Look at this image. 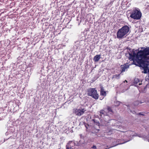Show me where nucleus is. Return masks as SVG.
I'll return each instance as SVG.
<instances>
[{
  "instance_id": "18",
  "label": "nucleus",
  "mask_w": 149,
  "mask_h": 149,
  "mask_svg": "<svg viewBox=\"0 0 149 149\" xmlns=\"http://www.w3.org/2000/svg\"><path fill=\"white\" fill-rule=\"evenodd\" d=\"M121 103V102L119 101H116L115 102V106H118Z\"/></svg>"
},
{
  "instance_id": "6",
  "label": "nucleus",
  "mask_w": 149,
  "mask_h": 149,
  "mask_svg": "<svg viewBox=\"0 0 149 149\" xmlns=\"http://www.w3.org/2000/svg\"><path fill=\"white\" fill-rule=\"evenodd\" d=\"M136 63V62L139 65H143V72L144 73H148L149 74V69L148 68V67L149 65V62H147L146 61H144V62L142 63H139L136 60H135Z\"/></svg>"
},
{
  "instance_id": "24",
  "label": "nucleus",
  "mask_w": 149,
  "mask_h": 149,
  "mask_svg": "<svg viewBox=\"0 0 149 149\" xmlns=\"http://www.w3.org/2000/svg\"><path fill=\"white\" fill-rule=\"evenodd\" d=\"M139 115H143V116H144V114L141 113H139Z\"/></svg>"
},
{
  "instance_id": "8",
  "label": "nucleus",
  "mask_w": 149,
  "mask_h": 149,
  "mask_svg": "<svg viewBox=\"0 0 149 149\" xmlns=\"http://www.w3.org/2000/svg\"><path fill=\"white\" fill-rule=\"evenodd\" d=\"M129 59L132 61V63L131 64H128V63L125 64L123 65H122L121 66V72H124L127 70V69L129 68L130 65H131L132 64L133 61H131V59H129Z\"/></svg>"
},
{
  "instance_id": "22",
  "label": "nucleus",
  "mask_w": 149,
  "mask_h": 149,
  "mask_svg": "<svg viewBox=\"0 0 149 149\" xmlns=\"http://www.w3.org/2000/svg\"><path fill=\"white\" fill-rule=\"evenodd\" d=\"M125 82L126 83L127 82V81L126 80H125V81H124L121 84V85L122 84H124V83Z\"/></svg>"
},
{
  "instance_id": "17",
  "label": "nucleus",
  "mask_w": 149,
  "mask_h": 149,
  "mask_svg": "<svg viewBox=\"0 0 149 149\" xmlns=\"http://www.w3.org/2000/svg\"><path fill=\"white\" fill-rule=\"evenodd\" d=\"M120 74H116L114 75L113 76V78H115L116 79H119L120 78Z\"/></svg>"
},
{
  "instance_id": "10",
  "label": "nucleus",
  "mask_w": 149,
  "mask_h": 149,
  "mask_svg": "<svg viewBox=\"0 0 149 149\" xmlns=\"http://www.w3.org/2000/svg\"><path fill=\"white\" fill-rule=\"evenodd\" d=\"M100 115L101 116V118H102L104 116H108L109 115V114L106 112V111L104 110H101L100 111Z\"/></svg>"
},
{
  "instance_id": "9",
  "label": "nucleus",
  "mask_w": 149,
  "mask_h": 149,
  "mask_svg": "<svg viewBox=\"0 0 149 149\" xmlns=\"http://www.w3.org/2000/svg\"><path fill=\"white\" fill-rule=\"evenodd\" d=\"M77 142H75V141H70L67 144L66 146V148H67V146H68L70 147H72L73 148L74 146H76V144H77Z\"/></svg>"
},
{
  "instance_id": "23",
  "label": "nucleus",
  "mask_w": 149,
  "mask_h": 149,
  "mask_svg": "<svg viewBox=\"0 0 149 149\" xmlns=\"http://www.w3.org/2000/svg\"><path fill=\"white\" fill-rule=\"evenodd\" d=\"M128 88H128L127 89H125V91H124V90H123L122 91V92H124L125 91H126L127 90V89H128Z\"/></svg>"
},
{
  "instance_id": "1",
  "label": "nucleus",
  "mask_w": 149,
  "mask_h": 149,
  "mask_svg": "<svg viewBox=\"0 0 149 149\" xmlns=\"http://www.w3.org/2000/svg\"><path fill=\"white\" fill-rule=\"evenodd\" d=\"M129 55V59L133 61L132 64L136 65L135 60H136L139 63L144 62L146 61L149 62V47L145 48L143 50H138L134 49H130L128 52Z\"/></svg>"
},
{
  "instance_id": "11",
  "label": "nucleus",
  "mask_w": 149,
  "mask_h": 149,
  "mask_svg": "<svg viewBox=\"0 0 149 149\" xmlns=\"http://www.w3.org/2000/svg\"><path fill=\"white\" fill-rule=\"evenodd\" d=\"M100 55H95L93 58V60L95 62H96L99 61L100 58Z\"/></svg>"
},
{
  "instance_id": "19",
  "label": "nucleus",
  "mask_w": 149,
  "mask_h": 149,
  "mask_svg": "<svg viewBox=\"0 0 149 149\" xmlns=\"http://www.w3.org/2000/svg\"><path fill=\"white\" fill-rule=\"evenodd\" d=\"M70 147L69 146H67V148H66V149H74L73 148H72V147Z\"/></svg>"
},
{
  "instance_id": "2",
  "label": "nucleus",
  "mask_w": 149,
  "mask_h": 149,
  "mask_svg": "<svg viewBox=\"0 0 149 149\" xmlns=\"http://www.w3.org/2000/svg\"><path fill=\"white\" fill-rule=\"evenodd\" d=\"M130 30L129 27L125 25L121 28L119 29L117 33V37L118 38L121 39L127 35Z\"/></svg>"
},
{
  "instance_id": "25",
  "label": "nucleus",
  "mask_w": 149,
  "mask_h": 149,
  "mask_svg": "<svg viewBox=\"0 0 149 149\" xmlns=\"http://www.w3.org/2000/svg\"><path fill=\"white\" fill-rule=\"evenodd\" d=\"M80 137H81V138H82V135H81V134L80 135Z\"/></svg>"
},
{
  "instance_id": "12",
  "label": "nucleus",
  "mask_w": 149,
  "mask_h": 149,
  "mask_svg": "<svg viewBox=\"0 0 149 149\" xmlns=\"http://www.w3.org/2000/svg\"><path fill=\"white\" fill-rule=\"evenodd\" d=\"M140 81L139 79L138 78H136L134 79V84L135 85V86H137V85H136L135 84H138L139 85H140L141 84V83H140Z\"/></svg>"
},
{
  "instance_id": "4",
  "label": "nucleus",
  "mask_w": 149,
  "mask_h": 149,
  "mask_svg": "<svg viewBox=\"0 0 149 149\" xmlns=\"http://www.w3.org/2000/svg\"><path fill=\"white\" fill-rule=\"evenodd\" d=\"M138 136L139 137L142 138L143 139H144L145 140L148 139L147 137L146 136L144 135H143L142 134H136L135 135H133L131 136V135L128 136V138L129 139V140H128L127 141H124L123 142H121V141H122V139H118V141L119 143H118L116 145H117L118 144H123V143H124L128 141H129L131 140L132 139V137L134 136Z\"/></svg>"
},
{
  "instance_id": "14",
  "label": "nucleus",
  "mask_w": 149,
  "mask_h": 149,
  "mask_svg": "<svg viewBox=\"0 0 149 149\" xmlns=\"http://www.w3.org/2000/svg\"><path fill=\"white\" fill-rule=\"evenodd\" d=\"M106 112H108L107 113L109 114H112L113 113V111L111 108L110 107H108L107 109L106 110Z\"/></svg>"
},
{
  "instance_id": "5",
  "label": "nucleus",
  "mask_w": 149,
  "mask_h": 149,
  "mask_svg": "<svg viewBox=\"0 0 149 149\" xmlns=\"http://www.w3.org/2000/svg\"><path fill=\"white\" fill-rule=\"evenodd\" d=\"M88 94L89 96H91L95 100L97 99L99 97L97 90L95 88H90L88 90Z\"/></svg>"
},
{
  "instance_id": "21",
  "label": "nucleus",
  "mask_w": 149,
  "mask_h": 149,
  "mask_svg": "<svg viewBox=\"0 0 149 149\" xmlns=\"http://www.w3.org/2000/svg\"><path fill=\"white\" fill-rule=\"evenodd\" d=\"M113 1H111L110 3L109 4H108V5L109 6L110 4L111 5L113 3Z\"/></svg>"
},
{
  "instance_id": "15",
  "label": "nucleus",
  "mask_w": 149,
  "mask_h": 149,
  "mask_svg": "<svg viewBox=\"0 0 149 149\" xmlns=\"http://www.w3.org/2000/svg\"><path fill=\"white\" fill-rule=\"evenodd\" d=\"M83 140H80L79 142L77 141H75V142H77V144H76V146H79L82 145L84 143Z\"/></svg>"
},
{
  "instance_id": "20",
  "label": "nucleus",
  "mask_w": 149,
  "mask_h": 149,
  "mask_svg": "<svg viewBox=\"0 0 149 149\" xmlns=\"http://www.w3.org/2000/svg\"><path fill=\"white\" fill-rule=\"evenodd\" d=\"M92 148H95V149L96 148V146H93L92 147Z\"/></svg>"
},
{
  "instance_id": "3",
  "label": "nucleus",
  "mask_w": 149,
  "mask_h": 149,
  "mask_svg": "<svg viewBox=\"0 0 149 149\" xmlns=\"http://www.w3.org/2000/svg\"><path fill=\"white\" fill-rule=\"evenodd\" d=\"M142 16L140 10L136 8H134L130 13V17L134 19L139 20Z\"/></svg>"
},
{
  "instance_id": "13",
  "label": "nucleus",
  "mask_w": 149,
  "mask_h": 149,
  "mask_svg": "<svg viewBox=\"0 0 149 149\" xmlns=\"http://www.w3.org/2000/svg\"><path fill=\"white\" fill-rule=\"evenodd\" d=\"M100 95L104 96H105L106 95V92L104 91L103 88L102 87L101 88Z\"/></svg>"
},
{
  "instance_id": "7",
  "label": "nucleus",
  "mask_w": 149,
  "mask_h": 149,
  "mask_svg": "<svg viewBox=\"0 0 149 149\" xmlns=\"http://www.w3.org/2000/svg\"><path fill=\"white\" fill-rule=\"evenodd\" d=\"M85 111L86 110L84 109L81 108L73 109V113L78 116H81L82 115Z\"/></svg>"
},
{
  "instance_id": "16",
  "label": "nucleus",
  "mask_w": 149,
  "mask_h": 149,
  "mask_svg": "<svg viewBox=\"0 0 149 149\" xmlns=\"http://www.w3.org/2000/svg\"><path fill=\"white\" fill-rule=\"evenodd\" d=\"M143 102H140L139 101H136L134 103V104L135 105H137L139 104V103L142 104L143 103Z\"/></svg>"
},
{
  "instance_id": "26",
  "label": "nucleus",
  "mask_w": 149,
  "mask_h": 149,
  "mask_svg": "<svg viewBox=\"0 0 149 149\" xmlns=\"http://www.w3.org/2000/svg\"><path fill=\"white\" fill-rule=\"evenodd\" d=\"M85 126H86V128H88V127H87V126L86 125H85Z\"/></svg>"
}]
</instances>
